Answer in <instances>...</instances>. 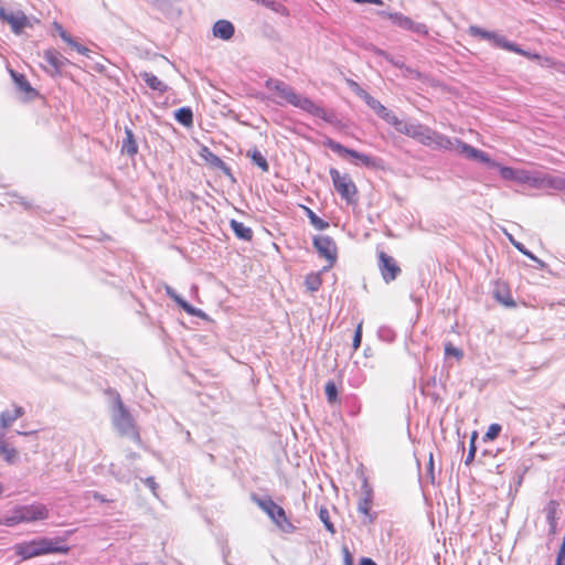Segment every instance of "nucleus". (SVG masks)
<instances>
[{
	"mask_svg": "<svg viewBox=\"0 0 565 565\" xmlns=\"http://www.w3.org/2000/svg\"><path fill=\"white\" fill-rule=\"evenodd\" d=\"M404 135L418 141L423 146L438 150H454L470 160H478L483 163H490V157L460 139L451 140L449 137L431 129L423 124H408L404 128Z\"/></svg>",
	"mask_w": 565,
	"mask_h": 565,
	"instance_id": "1",
	"label": "nucleus"
},
{
	"mask_svg": "<svg viewBox=\"0 0 565 565\" xmlns=\"http://www.w3.org/2000/svg\"><path fill=\"white\" fill-rule=\"evenodd\" d=\"M265 87L276 96L278 104L286 103L316 117L328 120V113L323 107L316 104L309 97L297 94L295 89L286 83L270 78L266 81Z\"/></svg>",
	"mask_w": 565,
	"mask_h": 565,
	"instance_id": "2",
	"label": "nucleus"
},
{
	"mask_svg": "<svg viewBox=\"0 0 565 565\" xmlns=\"http://www.w3.org/2000/svg\"><path fill=\"white\" fill-rule=\"evenodd\" d=\"M63 537H39L15 545V553L23 559H30L46 554H67L71 547L65 545Z\"/></svg>",
	"mask_w": 565,
	"mask_h": 565,
	"instance_id": "3",
	"label": "nucleus"
},
{
	"mask_svg": "<svg viewBox=\"0 0 565 565\" xmlns=\"http://www.w3.org/2000/svg\"><path fill=\"white\" fill-rule=\"evenodd\" d=\"M334 190L349 205L358 204V188L348 173H341L335 168L329 170Z\"/></svg>",
	"mask_w": 565,
	"mask_h": 565,
	"instance_id": "4",
	"label": "nucleus"
},
{
	"mask_svg": "<svg viewBox=\"0 0 565 565\" xmlns=\"http://www.w3.org/2000/svg\"><path fill=\"white\" fill-rule=\"evenodd\" d=\"M49 518V509L42 503H34L15 509L13 514L6 519L9 526L23 523L42 521Z\"/></svg>",
	"mask_w": 565,
	"mask_h": 565,
	"instance_id": "5",
	"label": "nucleus"
},
{
	"mask_svg": "<svg viewBox=\"0 0 565 565\" xmlns=\"http://www.w3.org/2000/svg\"><path fill=\"white\" fill-rule=\"evenodd\" d=\"M257 505L267 513L271 521L284 532H292L295 526L288 520L285 510L270 498L256 499Z\"/></svg>",
	"mask_w": 565,
	"mask_h": 565,
	"instance_id": "6",
	"label": "nucleus"
},
{
	"mask_svg": "<svg viewBox=\"0 0 565 565\" xmlns=\"http://www.w3.org/2000/svg\"><path fill=\"white\" fill-rule=\"evenodd\" d=\"M468 32H469L470 35H472L475 38H480L482 40L493 41L494 44H497L498 46H500V47H502L504 50L518 53L520 55H524V56L530 57V58H539L540 57L537 54H530V53L523 51L522 49H520L515 44H513L511 42H508L505 39L499 36L494 32H490V31L483 30V29H481V28H479L477 25L469 26Z\"/></svg>",
	"mask_w": 565,
	"mask_h": 565,
	"instance_id": "7",
	"label": "nucleus"
},
{
	"mask_svg": "<svg viewBox=\"0 0 565 565\" xmlns=\"http://www.w3.org/2000/svg\"><path fill=\"white\" fill-rule=\"evenodd\" d=\"M379 14L382 18H386V19L391 20L393 24H395L396 26H398L403 30L411 31V32H414L419 35L428 34V29H427L426 24L415 22L409 17L404 15L401 12L381 11V12H379Z\"/></svg>",
	"mask_w": 565,
	"mask_h": 565,
	"instance_id": "8",
	"label": "nucleus"
},
{
	"mask_svg": "<svg viewBox=\"0 0 565 565\" xmlns=\"http://www.w3.org/2000/svg\"><path fill=\"white\" fill-rule=\"evenodd\" d=\"M117 405H118V415L114 422L116 428L122 436H130L135 440L139 441L140 436H139V433L137 431V428L134 424V419H132L131 415L129 414V412L127 411V408L124 406L120 398H118Z\"/></svg>",
	"mask_w": 565,
	"mask_h": 565,
	"instance_id": "9",
	"label": "nucleus"
},
{
	"mask_svg": "<svg viewBox=\"0 0 565 565\" xmlns=\"http://www.w3.org/2000/svg\"><path fill=\"white\" fill-rule=\"evenodd\" d=\"M324 145L339 156H350L351 158L359 160L365 167L374 168L377 166L376 160L373 157L347 148L332 139H327Z\"/></svg>",
	"mask_w": 565,
	"mask_h": 565,
	"instance_id": "10",
	"label": "nucleus"
},
{
	"mask_svg": "<svg viewBox=\"0 0 565 565\" xmlns=\"http://www.w3.org/2000/svg\"><path fill=\"white\" fill-rule=\"evenodd\" d=\"M43 58L46 62V65H44L43 68L51 76L61 75L64 66L70 63L66 57L54 49L44 51Z\"/></svg>",
	"mask_w": 565,
	"mask_h": 565,
	"instance_id": "11",
	"label": "nucleus"
},
{
	"mask_svg": "<svg viewBox=\"0 0 565 565\" xmlns=\"http://www.w3.org/2000/svg\"><path fill=\"white\" fill-rule=\"evenodd\" d=\"M362 497L358 503V511L363 514L366 519L367 524H372L375 520V514L371 513L373 504V489L369 484L367 480L364 479L361 486Z\"/></svg>",
	"mask_w": 565,
	"mask_h": 565,
	"instance_id": "12",
	"label": "nucleus"
},
{
	"mask_svg": "<svg viewBox=\"0 0 565 565\" xmlns=\"http://www.w3.org/2000/svg\"><path fill=\"white\" fill-rule=\"evenodd\" d=\"M379 268L386 282L395 280L401 273V268L396 264L395 259L384 252L379 253Z\"/></svg>",
	"mask_w": 565,
	"mask_h": 565,
	"instance_id": "13",
	"label": "nucleus"
},
{
	"mask_svg": "<svg viewBox=\"0 0 565 565\" xmlns=\"http://www.w3.org/2000/svg\"><path fill=\"white\" fill-rule=\"evenodd\" d=\"M0 19L7 22L15 34L21 33L30 24L28 17L22 11L7 12L0 8Z\"/></svg>",
	"mask_w": 565,
	"mask_h": 565,
	"instance_id": "14",
	"label": "nucleus"
},
{
	"mask_svg": "<svg viewBox=\"0 0 565 565\" xmlns=\"http://www.w3.org/2000/svg\"><path fill=\"white\" fill-rule=\"evenodd\" d=\"M313 246L317 248L320 256L333 263L337 258V245L329 236H317L313 239Z\"/></svg>",
	"mask_w": 565,
	"mask_h": 565,
	"instance_id": "15",
	"label": "nucleus"
},
{
	"mask_svg": "<svg viewBox=\"0 0 565 565\" xmlns=\"http://www.w3.org/2000/svg\"><path fill=\"white\" fill-rule=\"evenodd\" d=\"M489 164L491 167L498 168L500 175L504 180L515 181V182L522 183V184L524 183V181L529 180V171H526V170L503 167V166H500L499 163L492 161L491 159H490Z\"/></svg>",
	"mask_w": 565,
	"mask_h": 565,
	"instance_id": "16",
	"label": "nucleus"
},
{
	"mask_svg": "<svg viewBox=\"0 0 565 565\" xmlns=\"http://www.w3.org/2000/svg\"><path fill=\"white\" fill-rule=\"evenodd\" d=\"M494 298L504 307H514L515 301L511 295L509 286L504 282H497L494 288Z\"/></svg>",
	"mask_w": 565,
	"mask_h": 565,
	"instance_id": "17",
	"label": "nucleus"
},
{
	"mask_svg": "<svg viewBox=\"0 0 565 565\" xmlns=\"http://www.w3.org/2000/svg\"><path fill=\"white\" fill-rule=\"evenodd\" d=\"M164 290L167 295L173 299L186 313L194 316V317H201L202 311L200 309H196L192 307L189 302L183 300L170 286H164Z\"/></svg>",
	"mask_w": 565,
	"mask_h": 565,
	"instance_id": "18",
	"label": "nucleus"
},
{
	"mask_svg": "<svg viewBox=\"0 0 565 565\" xmlns=\"http://www.w3.org/2000/svg\"><path fill=\"white\" fill-rule=\"evenodd\" d=\"M213 34L222 40H230L234 34V25L227 20H218L213 25Z\"/></svg>",
	"mask_w": 565,
	"mask_h": 565,
	"instance_id": "19",
	"label": "nucleus"
},
{
	"mask_svg": "<svg viewBox=\"0 0 565 565\" xmlns=\"http://www.w3.org/2000/svg\"><path fill=\"white\" fill-rule=\"evenodd\" d=\"M11 77L15 83L17 87L24 93L25 95L33 97L36 96V90L31 86L29 81L23 74L17 73L14 71H10Z\"/></svg>",
	"mask_w": 565,
	"mask_h": 565,
	"instance_id": "20",
	"label": "nucleus"
},
{
	"mask_svg": "<svg viewBox=\"0 0 565 565\" xmlns=\"http://www.w3.org/2000/svg\"><path fill=\"white\" fill-rule=\"evenodd\" d=\"M24 415V409L21 406H14L12 411H6L0 414V426L8 428L11 424Z\"/></svg>",
	"mask_w": 565,
	"mask_h": 565,
	"instance_id": "21",
	"label": "nucleus"
},
{
	"mask_svg": "<svg viewBox=\"0 0 565 565\" xmlns=\"http://www.w3.org/2000/svg\"><path fill=\"white\" fill-rule=\"evenodd\" d=\"M125 134L126 137L122 140L121 152L128 154L129 157H134L138 152V145L136 142L134 132L131 129L126 128Z\"/></svg>",
	"mask_w": 565,
	"mask_h": 565,
	"instance_id": "22",
	"label": "nucleus"
},
{
	"mask_svg": "<svg viewBox=\"0 0 565 565\" xmlns=\"http://www.w3.org/2000/svg\"><path fill=\"white\" fill-rule=\"evenodd\" d=\"M0 456L8 463H13L18 458V451L13 447H10L3 434H0Z\"/></svg>",
	"mask_w": 565,
	"mask_h": 565,
	"instance_id": "23",
	"label": "nucleus"
},
{
	"mask_svg": "<svg viewBox=\"0 0 565 565\" xmlns=\"http://www.w3.org/2000/svg\"><path fill=\"white\" fill-rule=\"evenodd\" d=\"M141 76H142L143 81L146 82V84L151 89L158 90L160 93L167 92L168 86L161 79H159L156 75H153L152 73L146 72Z\"/></svg>",
	"mask_w": 565,
	"mask_h": 565,
	"instance_id": "24",
	"label": "nucleus"
},
{
	"mask_svg": "<svg viewBox=\"0 0 565 565\" xmlns=\"http://www.w3.org/2000/svg\"><path fill=\"white\" fill-rule=\"evenodd\" d=\"M381 118H383L387 124L393 126L398 132L404 134V128L407 127V122L401 120L394 113L388 110L387 108L382 114Z\"/></svg>",
	"mask_w": 565,
	"mask_h": 565,
	"instance_id": "25",
	"label": "nucleus"
},
{
	"mask_svg": "<svg viewBox=\"0 0 565 565\" xmlns=\"http://www.w3.org/2000/svg\"><path fill=\"white\" fill-rule=\"evenodd\" d=\"M557 508H558V504L554 500H551L546 505V519H547V522H548L552 533H555V531H556Z\"/></svg>",
	"mask_w": 565,
	"mask_h": 565,
	"instance_id": "26",
	"label": "nucleus"
},
{
	"mask_svg": "<svg viewBox=\"0 0 565 565\" xmlns=\"http://www.w3.org/2000/svg\"><path fill=\"white\" fill-rule=\"evenodd\" d=\"M231 227L238 238H242L244 241H250L253 238V231L249 227L245 226L242 222L233 220L231 222Z\"/></svg>",
	"mask_w": 565,
	"mask_h": 565,
	"instance_id": "27",
	"label": "nucleus"
},
{
	"mask_svg": "<svg viewBox=\"0 0 565 565\" xmlns=\"http://www.w3.org/2000/svg\"><path fill=\"white\" fill-rule=\"evenodd\" d=\"M247 156L250 158L252 162L256 164L263 172H267L269 170V164L263 153L254 148L247 152Z\"/></svg>",
	"mask_w": 565,
	"mask_h": 565,
	"instance_id": "28",
	"label": "nucleus"
},
{
	"mask_svg": "<svg viewBox=\"0 0 565 565\" xmlns=\"http://www.w3.org/2000/svg\"><path fill=\"white\" fill-rule=\"evenodd\" d=\"M175 119L185 127H191L193 124V114L189 107H182L174 114Z\"/></svg>",
	"mask_w": 565,
	"mask_h": 565,
	"instance_id": "29",
	"label": "nucleus"
},
{
	"mask_svg": "<svg viewBox=\"0 0 565 565\" xmlns=\"http://www.w3.org/2000/svg\"><path fill=\"white\" fill-rule=\"evenodd\" d=\"M305 285L311 292L317 291L322 285V278L319 273L308 274L305 278Z\"/></svg>",
	"mask_w": 565,
	"mask_h": 565,
	"instance_id": "30",
	"label": "nucleus"
},
{
	"mask_svg": "<svg viewBox=\"0 0 565 565\" xmlns=\"http://www.w3.org/2000/svg\"><path fill=\"white\" fill-rule=\"evenodd\" d=\"M324 393L327 396V401L330 404H337L339 402L338 399V388L333 381L327 382L324 386Z\"/></svg>",
	"mask_w": 565,
	"mask_h": 565,
	"instance_id": "31",
	"label": "nucleus"
},
{
	"mask_svg": "<svg viewBox=\"0 0 565 565\" xmlns=\"http://www.w3.org/2000/svg\"><path fill=\"white\" fill-rule=\"evenodd\" d=\"M319 518L321 522L324 524L326 529L331 533H335V529L333 523L331 522L330 513L327 508L322 507L319 510Z\"/></svg>",
	"mask_w": 565,
	"mask_h": 565,
	"instance_id": "32",
	"label": "nucleus"
},
{
	"mask_svg": "<svg viewBox=\"0 0 565 565\" xmlns=\"http://www.w3.org/2000/svg\"><path fill=\"white\" fill-rule=\"evenodd\" d=\"M523 184H529L531 186L539 188V189H546L547 175L536 177V175H532L529 172V180L524 181Z\"/></svg>",
	"mask_w": 565,
	"mask_h": 565,
	"instance_id": "33",
	"label": "nucleus"
},
{
	"mask_svg": "<svg viewBox=\"0 0 565 565\" xmlns=\"http://www.w3.org/2000/svg\"><path fill=\"white\" fill-rule=\"evenodd\" d=\"M364 100L380 117L386 109V107L383 106L377 99L366 93L364 94Z\"/></svg>",
	"mask_w": 565,
	"mask_h": 565,
	"instance_id": "34",
	"label": "nucleus"
},
{
	"mask_svg": "<svg viewBox=\"0 0 565 565\" xmlns=\"http://www.w3.org/2000/svg\"><path fill=\"white\" fill-rule=\"evenodd\" d=\"M501 425L500 424H491L489 427H488V430L486 431L484 436H483V440L484 441H492L494 440L501 433Z\"/></svg>",
	"mask_w": 565,
	"mask_h": 565,
	"instance_id": "35",
	"label": "nucleus"
},
{
	"mask_svg": "<svg viewBox=\"0 0 565 565\" xmlns=\"http://www.w3.org/2000/svg\"><path fill=\"white\" fill-rule=\"evenodd\" d=\"M445 355L454 356L456 360L460 361L463 358V352L461 349L454 347L451 342H447L445 344Z\"/></svg>",
	"mask_w": 565,
	"mask_h": 565,
	"instance_id": "36",
	"label": "nucleus"
},
{
	"mask_svg": "<svg viewBox=\"0 0 565 565\" xmlns=\"http://www.w3.org/2000/svg\"><path fill=\"white\" fill-rule=\"evenodd\" d=\"M565 190V179L547 175L546 189Z\"/></svg>",
	"mask_w": 565,
	"mask_h": 565,
	"instance_id": "37",
	"label": "nucleus"
},
{
	"mask_svg": "<svg viewBox=\"0 0 565 565\" xmlns=\"http://www.w3.org/2000/svg\"><path fill=\"white\" fill-rule=\"evenodd\" d=\"M72 49H74L75 51H77L79 54L82 55H85L87 56L88 53L90 52L88 47L77 43L76 41H74L71 36L68 38V40L65 41Z\"/></svg>",
	"mask_w": 565,
	"mask_h": 565,
	"instance_id": "38",
	"label": "nucleus"
},
{
	"mask_svg": "<svg viewBox=\"0 0 565 565\" xmlns=\"http://www.w3.org/2000/svg\"><path fill=\"white\" fill-rule=\"evenodd\" d=\"M403 75L406 77L415 78V79H424V77H425L423 73H420L418 70L413 68L411 66L404 67Z\"/></svg>",
	"mask_w": 565,
	"mask_h": 565,
	"instance_id": "39",
	"label": "nucleus"
},
{
	"mask_svg": "<svg viewBox=\"0 0 565 565\" xmlns=\"http://www.w3.org/2000/svg\"><path fill=\"white\" fill-rule=\"evenodd\" d=\"M361 341H362V322H360L358 324L356 330L354 332L353 342H352L354 351H356L360 348Z\"/></svg>",
	"mask_w": 565,
	"mask_h": 565,
	"instance_id": "40",
	"label": "nucleus"
},
{
	"mask_svg": "<svg viewBox=\"0 0 565 565\" xmlns=\"http://www.w3.org/2000/svg\"><path fill=\"white\" fill-rule=\"evenodd\" d=\"M476 437H477V433L475 431L472 434V437H471L470 449H469V454H468L467 459H466V463H469L475 458V455H476L475 439H476Z\"/></svg>",
	"mask_w": 565,
	"mask_h": 565,
	"instance_id": "41",
	"label": "nucleus"
},
{
	"mask_svg": "<svg viewBox=\"0 0 565 565\" xmlns=\"http://www.w3.org/2000/svg\"><path fill=\"white\" fill-rule=\"evenodd\" d=\"M54 28L57 31L58 35L63 39V41L68 40L71 35L63 29L61 24L54 23Z\"/></svg>",
	"mask_w": 565,
	"mask_h": 565,
	"instance_id": "42",
	"label": "nucleus"
},
{
	"mask_svg": "<svg viewBox=\"0 0 565 565\" xmlns=\"http://www.w3.org/2000/svg\"><path fill=\"white\" fill-rule=\"evenodd\" d=\"M312 225L319 230V231H322V230H326L328 226H329V223L323 221L322 218H320L319 216L317 217V220H315V223H312Z\"/></svg>",
	"mask_w": 565,
	"mask_h": 565,
	"instance_id": "43",
	"label": "nucleus"
},
{
	"mask_svg": "<svg viewBox=\"0 0 565 565\" xmlns=\"http://www.w3.org/2000/svg\"><path fill=\"white\" fill-rule=\"evenodd\" d=\"M344 565H353V558L348 548H344Z\"/></svg>",
	"mask_w": 565,
	"mask_h": 565,
	"instance_id": "44",
	"label": "nucleus"
},
{
	"mask_svg": "<svg viewBox=\"0 0 565 565\" xmlns=\"http://www.w3.org/2000/svg\"><path fill=\"white\" fill-rule=\"evenodd\" d=\"M352 1L356 2V3H371V4H376V6L383 4L382 0H352Z\"/></svg>",
	"mask_w": 565,
	"mask_h": 565,
	"instance_id": "45",
	"label": "nucleus"
},
{
	"mask_svg": "<svg viewBox=\"0 0 565 565\" xmlns=\"http://www.w3.org/2000/svg\"><path fill=\"white\" fill-rule=\"evenodd\" d=\"M213 162H214L217 167H220V168H222V169H224V170H226V171H228V170H230V169L226 167V164L224 163V161H222V160H221L218 157H216V156H214V157H213Z\"/></svg>",
	"mask_w": 565,
	"mask_h": 565,
	"instance_id": "46",
	"label": "nucleus"
},
{
	"mask_svg": "<svg viewBox=\"0 0 565 565\" xmlns=\"http://www.w3.org/2000/svg\"><path fill=\"white\" fill-rule=\"evenodd\" d=\"M360 565H376V563L370 557H362Z\"/></svg>",
	"mask_w": 565,
	"mask_h": 565,
	"instance_id": "47",
	"label": "nucleus"
},
{
	"mask_svg": "<svg viewBox=\"0 0 565 565\" xmlns=\"http://www.w3.org/2000/svg\"><path fill=\"white\" fill-rule=\"evenodd\" d=\"M556 558L565 559V542L562 543Z\"/></svg>",
	"mask_w": 565,
	"mask_h": 565,
	"instance_id": "48",
	"label": "nucleus"
},
{
	"mask_svg": "<svg viewBox=\"0 0 565 565\" xmlns=\"http://www.w3.org/2000/svg\"><path fill=\"white\" fill-rule=\"evenodd\" d=\"M307 215L311 224L315 223V220L318 217L310 209H307Z\"/></svg>",
	"mask_w": 565,
	"mask_h": 565,
	"instance_id": "49",
	"label": "nucleus"
},
{
	"mask_svg": "<svg viewBox=\"0 0 565 565\" xmlns=\"http://www.w3.org/2000/svg\"><path fill=\"white\" fill-rule=\"evenodd\" d=\"M307 215L311 224L315 223V220L318 217L310 209H307Z\"/></svg>",
	"mask_w": 565,
	"mask_h": 565,
	"instance_id": "50",
	"label": "nucleus"
},
{
	"mask_svg": "<svg viewBox=\"0 0 565 565\" xmlns=\"http://www.w3.org/2000/svg\"><path fill=\"white\" fill-rule=\"evenodd\" d=\"M390 62L395 66V67H398L401 70H404V67H406V65L399 61H394L393 58L390 60Z\"/></svg>",
	"mask_w": 565,
	"mask_h": 565,
	"instance_id": "51",
	"label": "nucleus"
},
{
	"mask_svg": "<svg viewBox=\"0 0 565 565\" xmlns=\"http://www.w3.org/2000/svg\"><path fill=\"white\" fill-rule=\"evenodd\" d=\"M514 246H515L520 252H522L523 254L529 255V253H527V252H525V250L522 248L521 244H516V243H515V244H514Z\"/></svg>",
	"mask_w": 565,
	"mask_h": 565,
	"instance_id": "52",
	"label": "nucleus"
},
{
	"mask_svg": "<svg viewBox=\"0 0 565 565\" xmlns=\"http://www.w3.org/2000/svg\"><path fill=\"white\" fill-rule=\"evenodd\" d=\"M514 246H515L520 252H522L523 254L529 255V253H527V252H525V250L522 248L521 244H516V243H515V244H514Z\"/></svg>",
	"mask_w": 565,
	"mask_h": 565,
	"instance_id": "53",
	"label": "nucleus"
},
{
	"mask_svg": "<svg viewBox=\"0 0 565 565\" xmlns=\"http://www.w3.org/2000/svg\"><path fill=\"white\" fill-rule=\"evenodd\" d=\"M555 565H565V559L556 558Z\"/></svg>",
	"mask_w": 565,
	"mask_h": 565,
	"instance_id": "54",
	"label": "nucleus"
},
{
	"mask_svg": "<svg viewBox=\"0 0 565 565\" xmlns=\"http://www.w3.org/2000/svg\"><path fill=\"white\" fill-rule=\"evenodd\" d=\"M429 460H430V465H433V456L431 455L429 457Z\"/></svg>",
	"mask_w": 565,
	"mask_h": 565,
	"instance_id": "55",
	"label": "nucleus"
}]
</instances>
